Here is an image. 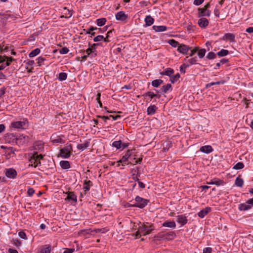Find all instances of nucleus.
I'll return each mask as SVG.
<instances>
[{"label":"nucleus","instance_id":"nucleus-1","mask_svg":"<svg viewBox=\"0 0 253 253\" xmlns=\"http://www.w3.org/2000/svg\"><path fill=\"white\" fill-rule=\"evenodd\" d=\"M153 230L154 228H152V225L147 226L145 224H143L139 227L138 231L136 232V237L137 238L138 236H145L149 234Z\"/></svg>","mask_w":253,"mask_h":253},{"label":"nucleus","instance_id":"nucleus-2","mask_svg":"<svg viewBox=\"0 0 253 253\" xmlns=\"http://www.w3.org/2000/svg\"><path fill=\"white\" fill-rule=\"evenodd\" d=\"M135 200L136 203L132 204L131 206L132 207H138L141 209L144 208L148 204L149 202L148 200L143 199L138 196L135 197Z\"/></svg>","mask_w":253,"mask_h":253},{"label":"nucleus","instance_id":"nucleus-3","mask_svg":"<svg viewBox=\"0 0 253 253\" xmlns=\"http://www.w3.org/2000/svg\"><path fill=\"white\" fill-rule=\"evenodd\" d=\"M72 150L71 144L68 145L60 150V156L63 158H68L70 157Z\"/></svg>","mask_w":253,"mask_h":253},{"label":"nucleus","instance_id":"nucleus-4","mask_svg":"<svg viewBox=\"0 0 253 253\" xmlns=\"http://www.w3.org/2000/svg\"><path fill=\"white\" fill-rule=\"evenodd\" d=\"M38 158V152H35L29 159V162L31 164L29 166L32 167L34 166L35 168L41 166V161Z\"/></svg>","mask_w":253,"mask_h":253},{"label":"nucleus","instance_id":"nucleus-5","mask_svg":"<svg viewBox=\"0 0 253 253\" xmlns=\"http://www.w3.org/2000/svg\"><path fill=\"white\" fill-rule=\"evenodd\" d=\"M157 237L160 238H163L165 240L169 241L174 239L176 237V234L174 232L171 231L164 234H160Z\"/></svg>","mask_w":253,"mask_h":253},{"label":"nucleus","instance_id":"nucleus-6","mask_svg":"<svg viewBox=\"0 0 253 253\" xmlns=\"http://www.w3.org/2000/svg\"><path fill=\"white\" fill-rule=\"evenodd\" d=\"M198 10V17L203 16H210L211 15V11L208 9H206L204 8H199Z\"/></svg>","mask_w":253,"mask_h":253},{"label":"nucleus","instance_id":"nucleus-7","mask_svg":"<svg viewBox=\"0 0 253 253\" xmlns=\"http://www.w3.org/2000/svg\"><path fill=\"white\" fill-rule=\"evenodd\" d=\"M190 49L191 47L185 44H180L177 48V50L183 54H187L188 50Z\"/></svg>","mask_w":253,"mask_h":253},{"label":"nucleus","instance_id":"nucleus-8","mask_svg":"<svg viewBox=\"0 0 253 253\" xmlns=\"http://www.w3.org/2000/svg\"><path fill=\"white\" fill-rule=\"evenodd\" d=\"M116 18L118 20L124 21L127 18V15L124 12L120 11L116 14Z\"/></svg>","mask_w":253,"mask_h":253},{"label":"nucleus","instance_id":"nucleus-9","mask_svg":"<svg viewBox=\"0 0 253 253\" xmlns=\"http://www.w3.org/2000/svg\"><path fill=\"white\" fill-rule=\"evenodd\" d=\"M187 219L186 217L182 214L178 215L177 216V222L183 226L187 223Z\"/></svg>","mask_w":253,"mask_h":253},{"label":"nucleus","instance_id":"nucleus-10","mask_svg":"<svg viewBox=\"0 0 253 253\" xmlns=\"http://www.w3.org/2000/svg\"><path fill=\"white\" fill-rule=\"evenodd\" d=\"M5 175L9 178H14L17 175V172L13 169H9L6 170Z\"/></svg>","mask_w":253,"mask_h":253},{"label":"nucleus","instance_id":"nucleus-11","mask_svg":"<svg viewBox=\"0 0 253 253\" xmlns=\"http://www.w3.org/2000/svg\"><path fill=\"white\" fill-rule=\"evenodd\" d=\"M235 36L234 34L228 33H226L222 38L224 41L229 40L231 42H235Z\"/></svg>","mask_w":253,"mask_h":253},{"label":"nucleus","instance_id":"nucleus-12","mask_svg":"<svg viewBox=\"0 0 253 253\" xmlns=\"http://www.w3.org/2000/svg\"><path fill=\"white\" fill-rule=\"evenodd\" d=\"M25 125V122L24 121H17L11 123V126L15 128H23V126Z\"/></svg>","mask_w":253,"mask_h":253},{"label":"nucleus","instance_id":"nucleus-13","mask_svg":"<svg viewBox=\"0 0 253 253\" xmlns=\"http://www.w3.org/2000/svg\"><path fill=\"white\" fill-rule=\"evenodd\" d=\"M172 87L170 84H167L166 85H164L162 86V87L160 89V91L161 93H166L169 90H172Z\"/></svg>","mask_w":253,"mask_h":253},{"label":"nucleus","instance_id":"nucleus-14","mask_svg":"<svg viewBox=\"0 0 253 253\" xmlns=\"http://www.w3.org/2000/svg\"><path fill=\"white\" fill-rule=\"evenodd\" d=\"M198 24L201 28H205L208 25L209 21L205 18H201L198 20Z\"/></svg>","mask_w":253,"mask_h":253},{"label":"nucleus","instance_id":"nucleus-15","mask_svg":"<svg viewBox=\"0 0 253 253\" xmlns=\"http://www.w3.org/2000/svg\"><path fill=\"white\" fill-rule=\"evenodd\" d=\"M211 211L210 207H207L205 209L202 210L200 212H198V215L199 217L203 218L206 215H207Z\"/></svg>","mask_w":253,"mask_h":253},{"label":"nucleus","instance_id":"nucleus-16","mask_svg":"<svg viewBox=\"0 0 253 253\" xmlns=\"http://www.w3.org/2000/svg\"><path fill=\"white\" fill-rule=\"evenodd\" d=\"M135 149L128 150L125 155L122 157V161L126 162L128 158L132 156Z\"/></svg>","mask_w":253,"mask_h":253},{"label":"nucleus","instance_id":"nucleus-17","mask_svg":"<svg viewBox=\"0 0 253 253\" xmlns=\"http://www.w3.org/2000/svg\"><path fill=\"white\" fill-rule=\"evenodd\" d=\"M252 208V206L251 205H248L247 204V202L246 203H242L239 204V210L241 211H247Z\"/></svg>","mask_w":253,"mask_h":253},{"label":"nucleus","instance_id":"nucleus-18","mask_svg":"<svg viewBox=\"0 0 253 253\" xmlns=\"http://www.w3.org/2000/svg\"><path fill=\"white\" fill-rule=\"evenodd\" d=\"M144 21L146 26H150L153 24L154 19L150 15H147L146 16Z\"/></svg>","mask_w":253,"mask_h":253},{"label":"nucleus","instance_id":"nucleus-19","mask_svg":"<svg viewBox=\"0 0 253 253\" xmlns=\"http://www.w3.org/2000/svg\"><path fill=\"white\" fill-rule=\"evenodd\" d=\"M65 200H67L68 201H73L76 203L77 200V196L76 195L74 194V192H69L68 193L67 197L66 198H65Z\"/></svg>","mask_w":253,"mask_h":253},{"label":"nucleus","instance_id":"nucleus-20","mask_svg":"<svg viewBox=\"0 0 253 253\" xmlns=\"http://www.w3.org/2000/svg\"><path fill=\"white\" fill-rule=\"evenodd\" d=\"M157 107L155 105H151L147 108V112L149 115H152L156 113Z\"/></svg>","mask_w":253,"mask_h":253},{"label":"nucleus","instance_id":"nucleus-21","mask_svg":"<svg viewBox=\"0 0 253 253\" xmlns=\"http://www.w3.org/2000/svg\"><path fill=\"white\" fill-rule=\"evenodd\" d=\"M200 150L201 152L205 153H209L213 150L211 146L210 145L202 146Z\"/></svg>","mask_w":253,"mask_h":253},{"label":"nucleus","instance_id":"nucleus-22","mask_svg":"<svg viewBox=\"0 0 253 253\" xmlns=\"http://www.w3.org/2000/svg\"><path fill=\"white\" fill-rule=\"evenodd\" d=\"M153 29L157 32H164L167 30V27L166 26H153Z\"/></svg>","mask_w":253,"mask_h":253},{"label":"nucleus","instance_id":"nucleus-23","mask_svg":"<svg viewBox=\"0 0 253 253\" xmlns=\"http://www.w3.org/2000/svg\"><path fill=\"white\" fill-rule=\"evenodd\" d=\"M51 246L45 245L40 249V253H50Z\"/></svg>","mask_w":253,"mask_h":253},{"label":"nucleus","instance_id":"nucleus-24","mask_svg":"<svg viewBox=\"0 0 253 253\" xmlns=\"http://www.w3.org/2000/svg\"><path fill=\"white\" fill-rule=\"evenodd\" d=\"M84 189L86 192L89 190L90 187L92 185V182L90 180H84Z\"/></svg>","mask_w":253,"mask_h":253},{"label":"nucleus","instance_id":"nucleus-25","mask_svg":"<svg viewBox=\"0 0 253 253\" xmlns=\"http://www.w3.org/2000/svg\"><path fill=\"white\" fill-rule=\"evenodd\" d=\"M163 226L168 227L172 228H175L176 227V224L174 221H166L163 223Z\"/></svg>","mask_w":253,"mask_h":253},{"label":"nucleus","instance_id":"nucleus-26","mask_svg":"<svg viewBox=\"0 0 253 253\" xmlns=\"http://www.w3.org/2000/svg\"><path fill=\"white\" fill-rule=\"evenodd\" d=\"M60 165L63 169H68L70 168V164L68 161H61Z\"/></svg>","mask_w":253,"mask_h":253},{"label":"nucleus","instance_id":"nucleus-27","mask_svg":"<svg viewBox=\"0 0 253 253\" xmlns=\"http://www.w3.org/2000/svg\"><path fill=\"white\" fill-rule=\"evenodd\" d=\"M28 138V137L27 136H24L23 135H21L19 136V137L18 138H16V143L17 144H22L25 142V140L22 141V139H24V140L27 139V140Z\"/></svg>","mask_w":253,"mask_h":253},{"label":"nucleus","instance_id":"nucleus-28","mask_svg":"<svg viewBox=\"0 0 253 253\" xmlns=\"http://www.w3.org/2000/svg\"><path fill=\"white\" fill-rule=\"evenodd\" d=\"M173 73L174 70L170 68H168L165 70V71H164L162 73H161V74L162 75H167L170 77L171 75Z\"/></svg>","mask_w":253,"mask_h":253},{"label":"nucleus","instance_id":"nucleus-29","mask_svg":"<svg viewBox=\"0 0 253 253\" xmlns=\"http://www.w3.org/2000/svg\"><path fill=\"white\" fill-rule=\"evenodd\" d=\"M89 146V142L88 141H86L84 144H78L77 146V148L79 150H84L86 149Z\"/></svg>","mask_w":253,"mask_h":253},{"label":"nucleus","instance_id":"nucleus-30","mask_svg":"<svg viewBox=\"0 0 253 253\" xmlns=\"http://www.w3.org/2000/svg\"><path fill=\"white\" fill-rule=\"evenodd\" d=\"M197 57H193L189 58V57L187 56L185 58L184 60L189 63L191 65L196 64L197 63Z\"/></svg>","mask_w":253,"mask_h":253},{"label":"nucleus","instance_id":"nucleus-31","mask_svg":"<svg viewBox=\"0 0 253 253\" xmlns=\"http://www.w3.org/2000/svg\"><path fill=\"white\" fill-rule=\"evenodd\" d=\"M244 180L240 176H238L235 180V184L238 187H241L243 185Z\"/></svg>","mask_w":253,"mask_h":253},{"label":"nucleus","instance_id":"nucleus-32","mask_svg":"<svg viewBox=\"0 0 253 253\" xmlns=\"http://www.w3.org/2000/svg\"><path fill=\"white\" fill-rule=\"evenodd\" d=\"M163 83V81L160 79H157L152 82V85L155 87H158Z\"/></svg>","mask_w":253,"mask_h":253},{"label":"nucleus","instance_id":"nucleus-33","mask_svg":"<svg viewBox=\"0 0 253 253\" xmlns=\"http://www.w3.org/2000/svg\"><path fill=\"white\" fill-rule=\"evenodd\" d=\"M210 184H215L217 186L221 185L223 183V180L219 179H214L211 180V182L208 183Z\"/></svg>","mask_w":253,"mask_h":253},{"label":"nucleus","instance_id":"nucleus-34","mask_svg":"<svg viewBox=\"0 0 253 253\" xmlns=\"http://www.w3.org/2000/svg\"><path fill=\"white\" fill-rule=\"evenodd\" d=\"M41 50L39 48H37L32 50L29 54L30 57H34L39 54Z\"/></svg>","mask_w":253,"mask_h":253},{"label":"nucleus","instance_id":"nucleus-35","mask_svg":"<svg viewBox=\"0 0 253 253\" xmlns=\"http://www.w3.org/2000/svg\"><path fill=\"white\" fill-rule=\"evenodd\" d=\"M106 22V18H99V19H97L96 24H97V26H102L105 24Z\"/></svg>","mask_w":253,"mask_h":253},{"label":"nucleus","instance_id":"nucleus-36","mask_svg":"<svg viewBox=\"0 0 253 253\" xmlns=\"http://www.w3.org/2000/svg\"><path fill=\"white\" fill-rule=\"evenodd\" d=\"M112 146L116 147L117 149H119L122 148V141H115L112 143Z\"/></svg>","mask_w":253,"mask_h":253},{"label":"nucleus","instance_id":"nucleus-37","mask_svg":"<svg viewBox=\"0 0 253 253\" xmlns=\"http://www.w3.org/2000/svg\"><path fill=\"white\" fill-rule=\"evenodd\" d=\"M228 53V50L222 49L217 53V55L220 57H222L227 55Z\"/></svg>","mask_w":253,"mask_h":253},{"label":"nucleus","instance_id":"nucleus-38","mask_svg":"<svg viewBox=\"0 0 253 253\" xmlns=\"http://www.w3.org/2000/svg\"><path fill=\"white\" fill-rule=\"evenodd\" d=\"M198 55L200 58H203L206 53V50L205 48H201L198 50Z\"/></svg>","mask_w":253,"mask_h":253},{"label":"nucleus","instance_id":"nucleus-39","mask_svg":"<svg viewBox=\"0 0 253 253\" xmlns=\"http://www.w3.org/2000/svg\"><path fill=\"white\" fill-rule=\"evenodd\" d=\"M64 10H65L64 14L66 15L65 16H62L61 17H65L66 18H68L72 16V13L71 11L69 10L65 7H64Z\"/></svg>","mask_w":253,"mask_h":253},{"label":"nucleus","instance_id":"nucleus-40","mask_svg":"<svg viewBox=\"0 0 253 253\" xmlns=\"http://www.w3.org/2000/svg\"><path fill=\"white\" fill-rule=\"evenodd\" d=\"M169 43L170 45L174 47H177L178 48V46L180 45L178 42L173 39L169 40Z\"/></svg>","mask_w":253,"mask_h":253},{"label":"nucleus","instance_id":"nucleus-41","mask_svg":"<svg viewBox=\"0 0 253 253\" xmlns=\"http://www.w3.org/2000/svg\"><path fill=\"white\" fill-rule=\"evenodd\" d=\"M100 43H93V44H92L91 45V46L90 47V48L93 51V52L95 53L94 54H92L91 55V57H95L96 55V47L98 45H100Z\"/></svg>","mask_w":253,"mask_h":253},{"label":"nucleus","instance_id":"nucleus-42","mask_svg":"<svg viewBox=\"0 0 253 253\" xmlns=\"http://www.w3.org/2000/svg\"><path fill=\"white\" fill-rule=\"evenodd\" d=\"M108 229H107L106 227L102 228H95L94 229L93 231L95 233H99V232H102V233H105L108 231Z\"/></svg>","mask_w":253,"mask_h":253},{"label":"nucleus","instance_id":"nucleus-43","mask_svg":"<svg viewBox=\"0 0 253 253\" xmlns=\"http://www.w3.org/2000/svg\"><path fill=\"white\" fill-rule=\"evenodd\" d=\"M67 75L66 73L61 72L59 74L58 79L61 81H64L67 79Z\"/></svg>","mask_w":253,"mask_h":253},{"label":"nucleus","instance_id":"nucleus-44","mask_svg":"<svg viewBox=\"0 0 253 253\" xmlns=\"http://www.w3.org/2000/svg\"><path fill=\"white\" fill-rule=\"evenodd\" d=\"M180 77V74L179 73H177L174 76L171 77L170 79V80L172 84H174L175 82L177 81V80L179 79Z\"/></svg>","mask_w":253,"mask_h":253},{"label":"nucleus","instance_id":"nucleus-45","mask_svg":"<svg viewBox=\"0 0 253 253\" xmlns=\"http://www.w3.org/2000/svg\"><path fill=\"white\" fill-rule=\"evenodd\" d=\"M156 95H157V93L155 94L154 92H152L151 91H148V92H147L145 93H144L143 96L144 97H146L148 96V97H150L151 98H153L154 97H155V96H156Z\"/></svg>","mask_w":253,"mask_h":253},{"label":"nucleus","instance_id":"nucleus-46","mask_svg":"<svg viewBox=\"0 0 253 253\" xmlns=\"http://www.w3.org/2000/svg\"><path fill=\"white\" fill-rule=\"evenodd\" d=\"M244 167V165L243 163L238 162L233 167V169H242Z\"/></svg>","mask_w":253,"mask_h":253},{"label":"nucleus","instance_id":"nucleus-47","mask_svg":"<svg viewBox=\"0 0 253 253\" xmlns=\"http://www.w3.org/2000/svg\"><path fill=\"white\" fill-rule=\"evenodd\" d=\"M215 57L216 54L212 51L210 52L206 56V58L208 59H213Z\"/></svg>","mask_w":253,"mask_h":253},{"label":"nucleus","instance_id":"nucleus-48","mask_svg":"<svg viewBox=\"0 0 253 253\" xmlns=\"http://www.w3.org/2000/svg\"><path fill=\"white\" fill-rule=\"evenodd\" d=\"M114 32V30H110L109 31L107 34L106 37H104L103 40L105 42H109L110 40H109V38L110 37V35L113 32Z\"/></svg>","mask_w":253,"mask_h":253},{"label":"nucleus","instance_id":"nucleus-49","mask_svg":"<svg viewBox=\"0 0 253 253\" xmlns=\"http://www.w3.org/2000/svg\"><path fill=\"white\" fill-rule=\"evenodd\" d=\"M5 59H7V62H6L5 64L4 65V66H6V67L9 66L10 64V63L14 60V59L11 57H7L5 56Z\"/></svg>","mask_w":253,"mask_h":253},{"label":"nucleus","instance_id":"nucleus-50","mask_svg":"<svg viewBox=\"0 0 253 253\" xmlns=\"http://www.w3.org/2000/svg\"><path fill=\"white\" fill-rule=\"evenodd\" d=\"M189 65L188 64H186L185 63H183L182 65H181V66L180 67V72L181 73H183L184 74L185 73V69L187 67H189Z\"/></svg>","mask_w":253,"mask_h":253},{"label":"nucleus","instance_id":"nucleus-51","mask_svg":"<svg viewBox=\"0 0 253 253\" xmlns=\"http://www.w3.org/2000/svg\"><path fill=\"white\" fill-rule=\"evenodd\" d=\"M69 50L67 47H64L60 49L59 53L62 54H66L69 52Z\"/></svg>","mask_w":253,"mask_h":253},{"label":"nucleus","instance_id":"nucleus-52","mask_svg":"<svg viewBox=\"0 0 253 253\" xmlns=\"http://www.w3.org/2000/svg\"><path fill=\"white\" fill-rule=\"evenodd\" d=\"M103 39H104V37L103 36L98 35L93 39V41L94 42H100V41L103 40Z\"/></svg>","mask_w":253,"mask_h":253},{"label":"nucleus","instance_id":"nucleus-53","mask_svg":"<svg viewBox=\"0 0 253 253\" xmlns=\"http://www.w3.org/2000/svg\"><path fill=\"white\" fill-rule=\"evenodd\" d=\"M100 96H101V93H98L97 94V96H96V100L97 101V102L99 103V106L101 108L102 107V104L100 101Z\"/></svg>","mask_w":253,"mask_h":253},{"label":"nucleus","instance_id":"nucleus-54","mask_svg":"<svg viewBox=\"0 0 253 253\" xmlns=\"http://www.w3.org/2000/svg\"><path fill=\"white\" fill-rule=\"evenodd\" d=\"M37 60H38L37 63L38 64V66H41L42 65V63L45 60V58L44 57H42V56H40L38 58Z\"/></svg>","mask_w":253,"mask_h":253},{"label":"nucleus","instance_id":"nucleus-55","mask_svg":"<svg viewBox=\"0 0 253 253\" xmlns=\"http://www.w3.org/2000/svg\"><path fill=\"white\" fill-rule=\"evenodd\" d=\"M199 50V47H195L193 49L191 50L190 53L189 54L190 56H192L196 53Z\"/></svg>","mask_w":253,"mask_h":253},{"label":"nucleus","instance_id":"nucleus-56","mask_svg":"<svg viewBox=\"0 0 253 253\" xmlns=\"http://www.w3.org/2000/svg\"><path fill=\"white\" fill-rule=\"evenodd\" d=\"M35 193V190L32 188H29L27 191V194L29 196H32Z\"/></svg>","mask_w":253,"mask_h":253},{"label":"nucleus","instance_id":"nucleus-57","mask_svg":"<svg viewBox=\"0 0 253 253\" xmlns=\"http://www.w3.org/2000/svg\"><path fill=\"white\" fill-rule=\"evenodd\" d=\"M18 235L22 239H27L26 235L25 233L23 231H20L18 233Z\"/></svg>","mask_w":253,"mask_h":253},{"label":"nucleus","instance_id":"nucleus-58","mask_svg":"<svg viewBox=\"0 0 253 253\" xmlns=\"http://www.w3.org/2000/svg\"><path fill=\"white\" fill-rule=\"evenodd\" d=\"M212 251V249L210 247H207L205 248L203 250V253H211Z\"/></svg>","mask_w":253,"mask_h":253},{"label":"nucleus","instance_id":"nucleus-59","mask_svg":"<svg viewBox=\"0 0 253 253\" xmlns=\"http://www.w3.org/2000/svg\"><path fill=\"white\" fill-rule=\"evenodd\" d=\"M87 56H89L91 53H95L90 48H88L85 51Z\"/></svg>","mask_w":253,"mask_h":253},{"label":"nucleus","instance_id":"nucleus-60","mask_svg":"<svg viewBox=\"0 0 253 253\" xmlns=\"http://www.w3.org/2000/svg\"><path fill=\"white\" fill-rule=\"evenodd\" d=\"M204 0H194V4L196 5H199L204 2Z\"/></svg>","mask_w":253,"mask_h":253},{"label":"nucleus","instance_id":"nucleus-61","mask_svg":"<svg viewBox=\"0 0 253 253\" xmlns=\"http://www.w3.org/2000/svg\"><path fill=\"white\" fill-rule=\"evenodd\" d=\"M0 148L2 149H7L8 150H11V151H12V153H14V150L13 149V148L12 147H7L3 145H1L0 146Z\"/></svg>","mask_w":253,"mask_h":253},{"label":"nucleus","instance_id":"nucleus-62","mask_svg":"<svg viewBox=\"0 0 253 253\" xmlns=\"http://www.w3.org/2000/svg\"><path fill=\"white\" fill-rule=\"evenodd\" d=\"M136 180L138 181V184L139 185V186L141 188H145V185L142 182L139 181V179L138 178H137Z\"/></svg>","mask_w":253,"mask_h":253},{"label":"nucleus","instance_id":"nucleus-63","mask_svg":"<svg viewBox=\"0 0 253 253\" xmlns=\"http://www.w3.org/2000/svg\"><path fill=\"white\" fill-rule=\"evenodd\" d=\"M74 249H65V251L63 252V253H73L74 252Z\"/></svg>","mask_w":253,"mask_h":253},{"label":"nucleus","instance_id":"nucleus-64","mask_svg":"<svg viewBox=\"0 0 253 253\" xmlns=\"http://www.w3.org/2000/svg\"><path fill=\"white\" fill-rule=\"evenodd\" d=\"M5 88L4 87H3L0 89V97H2V96L5 93Z\"/></svg>","mask_w":253,"mask_h":253}]
</instances>
